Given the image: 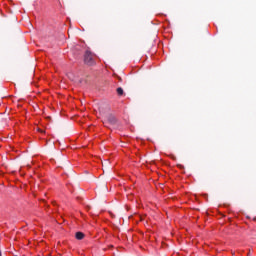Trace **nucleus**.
Wrapping results in <instances>:
<instances>
[{
  "label": "nucleus",
  "mask_w": 256,
  "mask_h": 256,
  "mask_svg": "<svg viewBox=\"0 0 256 256\" xmlns=\"http://www.w3.org/2000/svg\"><path fill=\"white\" fill-rule=\"evenodd\" d=\"M177 167H179V169H185V166L181 164H178Z\"/></svg>",
  "instance_id": "39448f33"
},
{
  "label": "nucleus",
  "mask_w": 256,
  "mask_h": 256,
  "mask_svg": "<svg viewBox=\"0 0 256 256\" xmlns=\"http://www.w3.org/2000/svg\"><path fill=\"white\" fill-rule=\"evenodd\" d=\"M75 237L78 239V241H81L85 238V234H83V232H76Z\"/></svg>",
  "instance_id": "7ed1b4c3"
},
{
  "label": "nucleus",
  "mask_w": 256,
  "mask_h": 256,
  "mask_svg": "<svg viewBox=\"0 0 256 256\" xmlns=\"http://www.w3.org/2000/svg\"><path fill=\"white\" fill-rule=\"evenodd\" d=\"M40 131V133H45V131H43V130H39Z\"/></svg>",
  "instance_id": "423d86ee"
},
{
  "label": "nucleus",
  "mask_w": 256,
  "mask_h": 256,
  "mask_svg": "<svg viewBox=\"0 0 256 256\" xmlns=\"http://www.w3.org/2000/svg\"><path fill=\"white\" fill-rule=\"evenodd\" d=\"M116 92H117V95H119V96L123 95V93H124L123 88H121V87L117 88Z\"/></svg>",
  "instance_id": "20e7f679"
},
{
  "label": "nucleus",
  "mask_w": 256,
  "mask_h": 256,
  "mask_svg": "<svg viewBox=\"0 0 256 256\" xmlns=\"http://www.w3.org/2000/svg\"><path fill=\"white\" fill-rule=\"evenodd\" d=\"M103 123H104L105 127H109V125H111L112 127H117L119 121L117 120L115 115L105 114Z\"/></svg>",
  "instance_id": "f257e3e1"
},
{
  "label": "nucleus",
  "mask_w": 256,
  "mask_h": 256,
  "mask_svg": "<svg viewBox=\"0 0 256 256\" xmlns=\"http://www.w3.org/2000/svg\"><path fill=\"white\" fill-rule=\"evenodd\" d=\"M248 255H251V250L249 251Z\"/></svg>",
  "instance_id": "0eeeda50"
},
{
  "label": "nucleus",
  "mask_w": 256,
  "mask_h": 256,
  "mask_svg": "<svg viewBox=\"0 0 256 256\" xmlns=\"http://www.w3.org/2000/svg\"><path fill=\"white\" fill-rule=\"evenodd\" d=\"M84 63L86 65H89V66L95 65V60L93 58V53H91L90 51L85 52Z\"/></svg>",
  "instance_id": "f03ea898"
},
{
  "label": "nucleus",
  "mask_w": 256,
  "mask_h": 256,
  "mask_svg": "<svg viewBox=\"0 0 256 256\" xmlns=\"http://www.w3.org/2000/svg\"><path fill=\"white\" fill-rule=\"evenodd\" d=\"M0 256H2V252H1V250H0Z\"/></svg>",
  "instance_id": "6e6552de"
}]
</instances>
